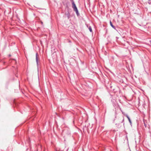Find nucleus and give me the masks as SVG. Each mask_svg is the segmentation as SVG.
<instances>
[{"instance_id":"6","label":"nucleus","mask_w":151,"mask_h":151,"mask_svg":"<svg viewBox=\"0 0 151 151\" xmlns=\"http://www.w3.org/2000/svg\"><path fill=\"white\" fill-rule=\"evenodd\" d=\"M89 29L90 30V31L91 32H92V29H91V26H90L89 27Z\"/></svg>"},{"instance_id":"8","label":"nucleus","mask_w":151,"mask_h":151,"mask_svg":"<svg viewBox=\"0 0 151 151\" xmlns=\"http://www.w3.org/2000/svg\"><path fill=\"white\" fill-rule=\"evenodd\" d=\"M144 125H145V126L146 127V123H144Z\"/></svg>"},{"instance_id":"7","label":"nucleus","mask_w":151,"mask_h":151,"mask_svg":"<svg viewBox=\"0 0 151 151\" xmlns=\"http://www.w3.org/2000/svg\"><path fill=\"white\" fill-rule=\"evenodd\" d=\"M148 3L150 4H151V0H148Z\"/></svg>"},{"instance_id":"4","label":"nucleus","mask_w":151,"mask_h":151,"mask_svg":"<svg viewBox=\"0 0 151 151\" xmlns=\"http://www.w3.org/2000/svg\"><path fill=\"white\" fill-rule=\"evenodd\" d=\"M126 117H127V118H128L129 121V122L130 123H131V120L130 119V118H129V116L127 115H126Z\"/></svg>"},{"instance_id":"9","label":"nucleus","mask_w":151,"mask_h":151,"mask_svg":"<svg viewBox=\"0 0 151 151\" xmlns=\"http://www.w3.org/2000/svg\"><path fill=\"white\" fill-rule=\"evenodd\" d=\"M150 42H151V41Z\"/></svg>"},{"instance_id":"1","label":"nucleus","mask_w":151,"mask_h":151,"mask_svg":"<svg viewBox=\"0 0 151 151\" xmlns=\"http://www.w3.org/2000/svg\"><path fill=\"white\" fill-rule=\"evenodd\" d=\"M72 8L73 9V10L74 11L76 12V14L77 15H78L79 14V13L78 12V11L77 9V8L74 2L72 0Z\"/></svg>"},{"instance_id":"3","label":"nucleus","mask_w":151,"mask_h":151,"mask_svg":"<svg viewBox=\"0 0 151 151\" xmlns=\"http://www.w3.org/2000/svg\"><path fill=\"white\" fill-rule=\"evenodd\" d=\"M110 24L111 27L114 29H116L115 27H114L112 24L111 21H110Z\"/></svg>"},{"instance_id":"2","label":"nucleus","mask_w":151,"mask_h":151,"mask_svg":"<svg viewBox=\"0 0 151 151\" xmlns=\"http://www.w3.org/2000/svg\"><path fill=\"white\" fill-rule=\"evenodd\" d=\"M38 55L37 53H36V60L37 64H38Z\"/></svg>"},{"instance_id":"5","label":"nucleus","mask_w":151,"mask_h":151,"mask_svg":"<svg viewBox=\"0 0 151 151\" xmlns=\"http://www.w3.org/2000/svg\"><path fill=\"white\" fill-rule=\"evenodd\" d=\"M65 15H66L67 17L68 18H69V16H70V14H69V13L68 12V13H67V14L65 13Z\"/></svg>"}]
</instances>
